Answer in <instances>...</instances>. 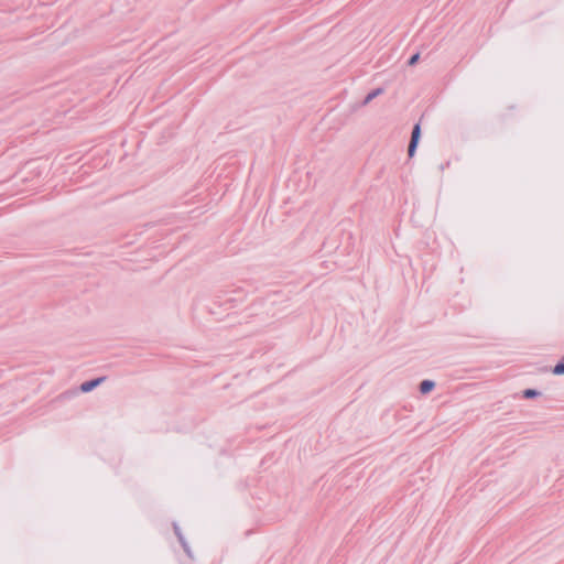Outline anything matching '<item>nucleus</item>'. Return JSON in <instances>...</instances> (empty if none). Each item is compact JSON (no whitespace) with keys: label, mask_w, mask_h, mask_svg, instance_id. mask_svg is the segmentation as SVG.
<instances>
[{"label":"nucleus","mask_w":564,"mask_h":564,"mask_svg":"<svg viewBox=\"0 0 564 564\" xmlns=\"http://www.w3.org/2000/svg\"><path fill=\"white\" fill-rule=\"evenodd\" d=\"M104 381V378H96L89 381H85L80 386L82 392H89L94 390L96 387H98Z\"/></svg>","instance_id":"nucleus-2"},{"label":"nucleus","mask_w":564,"mask_h":564,"mask_svg":"<svg viewBox=\"0 0 564 564\" xmlns=\"http://www.w3.org/2000/svg\"><path fill=\"white\" fill-rule=\"evenodd\" d=\"M174 532H175L176 536L178 538V541H180V543L182 544V546H183V549H184L185 553H186L189 557H192V551H191V549H189V546H188L187 542L185 541V539H184V536H183V534H182V532H181V530H180L178 525H177V524H175V523H174Z\"/></svg>","instance_id":"nucleus-3"},{"label":"nucleus","mask_w":564,"mask_h":564,"mask_svg":"<svg viewBox=\"0 0 564 564\" xmlns=\"http://www.w3.org/2000/svg\"><path fill=\"white\" fill-rule=\"evenodd\" d=\"M419 58H420V54H419V53H416V54H414V55H412V56L410 57V59L408 61V64H409L410 66H413V65H415V64L417 63Z\"/></svg>","instance_id":"nucleus-8"},{"label":"nucleus","mask_w":564,"mask_h":564,"mask_svg":"<svg viewBox=\"0 0 564 564\" xmlns=\"http://www.w3.org/2000/svg\"><path fill=\"white\" fill-rule=\"evenodd\" d=\"M538 395H540V392L535 389H525L523 391V398H525V399H533Z\"/></svg>","instance_id":"nucleus-7"},{"label":"nucleus","mask_w":564,"mask_h":564,"mask_svg":"<svg viewBox=\"0 0 564 564\" xmlns=\"http://www.w3.org/2000/svg\"><path fill=\"white\" fill-rule=\"evenodd\" d=\"M381 94H383V89L382 88H376L373 89L372 91H370L364 99L362 101V105H368L371 100H373L375 98H377L378 96H380Z\"/></svg>","instance_id":"nucleus-4"},{"label":"nucleus","mask_w":564,"mask_h":564,"mask_svg":"<svg viewBox=\"0 0 564 564\" xmlns=\"http://www.w3.org/2000/svg\"><path fill=\"white\" fill-rule=\"evenodd\" d=\"M435 387V382L432 381V380H423L421 383H420V391L422 393H429L431 392Z\"/></svg>","instance_id":"nucleus-5"},{"label":"nucleus","mask_w":564,"mask_h":564,"mask_svg":"<svg viewBox=\"0 0 564 564\" xmlns=\"http://www.w3.org/2000/svg\"><path fill=\"white\" fill-rule=\"evenodd\" d=\"M420 133H421L420 124H415L413 127L411 140H410L409 148H408L409 156H413L415 153L417 142L420 139Z\"/></svg>","instance_id":"nucleus-1"},{"label":"nucleus","mask_w":564,"mask_h":564,"mask_svg":"<svg viewBox=\"0 0 564 564\" xmlns=\"http://www.w3.org/2000/svg\"><path fill=\"white\" fill-rule=\"evenodd\" d=\"M552 372L556 376L564 375V356L563 358L554 366Z\"/></svg>","instance_id":"nucleus-6"}]
</instances>
